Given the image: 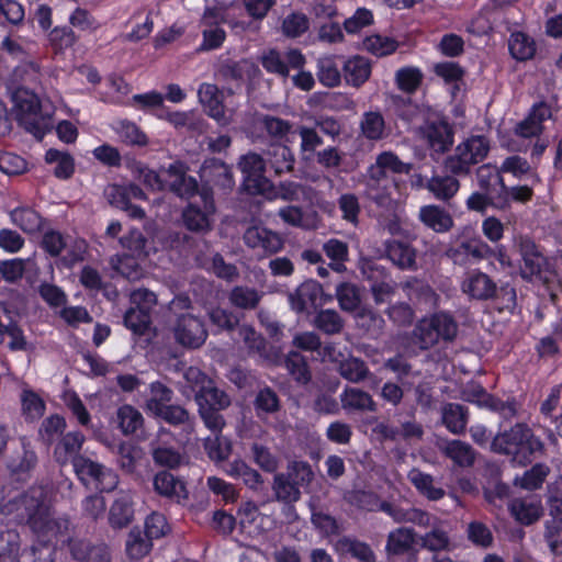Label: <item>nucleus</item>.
Masks as SVG:
<instances>
[{
	"label": "nucleus",
	"mask_w": 562,
	"mask_h": 562,
	"mask_svg": "<svg viewBox=\"0 0 562 562\" xmlns=\"http://www.w3.org/2000/svg\"><path fill=\"white\" fill-rule=\"evenodd\" d=\"M263 297V292L248 285H236L228 293L229 303L244 311L256 310Z\"/></svg>",
	"instance_id": "473e14b6"
},
{
	"label": "nucleus",
	"mask_w": 562,
	"mask_h": 562,
	"mask_svg": "<svg viewBox=\"0 0 562 562\" xmlns=\"http://www.w3.org/2000/svg\"><path fill=\"white\" fill-rule=\"evenodd\" d=\"M72 465L85 484H93L100 492H112L119 483V476L111 469L83 456H76Z\"/></svg>",
	"instance_id": "0eeeda50"
},
{
	"label": "nucleus",
	"mask_w": 562,
	"mask_h": 562,
	"mask_svg": "<svg viewBox=\"0 0 562 562\" xmlns=\"http://www.w3.org/2000/svg\"><path fill=\"white\" fill-rule=\"evenodd\" d=\"M430 527L431 530L420 537V547L434 553L451 551L452 541L449 532L442 528V521L434 519Z\"/></svg>",
	"instance_id": "c756f323"
},
{
	"label": "nucleus",
	"mask_w": 562,
	"mask_h": 562,
	"mask_svg": "<svg viewBox=\"0 0 562 562\" xmlns=\"http://www.w3.org/2000/svg\"><path fill=\"white\" fill-rule=\"evenodd\" d=\"M13 224L27 234L36 233L42 227L41 215L30 207H18L10 212Z\"/></svg>",
	"instance_id": "de8ad7c7"
},
{
	"label": "nucleus",
	"mask_w": 562,
	"mask_h": 562,
	"mask_svg": "<svg viewBox=\"0 0 562 562\" xmlns=\"http://www.w3.org/2000/svg\"><path fill=\"white\" fill-rule=\"evenodd\" d=\"M171 330L175 341L187 349H199L209 336L203 319L190 312L177 315Z\"/></svg>",
	"instance_id": "423d86ee"
},
{
	"label": "nucleus",
	"mask_w": 562,
	"mask_h": 562,
	"mask_svg": "<svg viewBox=\"0 0 562 562\" xmlns=\"http://www.w3.org/2000/svg\"><path fill=\"white\" fill-rule=\"evenodd\" d=\"M48 164H56L54 175L59 179H69L75 171L74 158L67 151L50 148L45 154Z\"/></svg>",
	"instance_id": "09e8293b"
},
{
	"label": "nucleus",
	"mask_w": 562,
	"mask_h": 562,
	"mask_svg": "<svg viewBox=\"0 0 562 562\" xmlns=\"http://www.w3.org/2000/svg\"><path fill=\"white\" fill-rule=\"evenodd\" d=\"M356 322L359 328L373 336H379L385 326L384 318L371 308H361L356 314Z\"/></svg>",
	"instance_id": "052dcab7"
},
{
	"label": "nucleus",
	"mask_w": 562,
	"mask_h": 562,
	"mask_svg": "<svg viewBox=\"0 0 562 562\" xmlns=\"http://www.w3.org/2000/svg\"><path fill=\"white\" fill-rule=\"evenodd\" d=\"M477 184L482 191L491 192L493 181L498 183L501 192L498 194L507 195V186L502 177V171L490 164L482 165L476 169Z\"/></svg>",
	"instance_id": "864d4df0"
},
{
	"label": "nucleus",
	"mask_w": 562,
	"mask_h": 562,
	"mask_svg": "<svg viewBox=\"0 0 562 562\" xmlns=\"http://www.w3.org/2000/svg\"><path fill=\"white\" fill-rule=\"evenodd\" d=\"M386 257L402 270H416V251L406 243L398 240L385 241Z\"/></svg>",
	"instance_id": "c85d7f7f"
},
{
	"label": "nucleus",
	"mask_w": 562,
	"mask_h": 562,
	"mask_svg": "<svg viewBox=\"0 0 562 562\" xmlns=\"http://www.w3.org/2000/svg\"><path fill=\"white\" fill-rule=\"evenodd\" d=\"M341 407L346 412H375L376 403L372 396L358 387L347 386L340 394Z\"/></svg>",
	"instance_id": "cd10ccee"
},
{
	"label": "nucleus",
	"mask_w": 562,
	"mask_h": 562,
	"mask_svg": "<svg viewBox=\"0 0 562 562\" xmlns=\"http://www.w3.org/2000/svg\"><path fill=\"white\" fill-rule=\"evenodd\" d=\"M200 195L203 201V209L195 204H189L182 212V220L189 231L204 234L211 231V215L215 207L209 189L203 188Z\"/></svg>",
	"instance_id": "9d476101"
},
{
	"label": "nucleus",
	"mask_w": 562,
	"mask_h": 562,
	"mask_svg": "<svg viewBox=\"0 0 562 562\" xmlns=\"http://www.w3.org/2000/svg\"><path fill=\"white\" fill-rule=\"evenodd\" d=\"M513 516L524 525H531L541 516V507L532 502L515 499L510 504Z\"/></svg>",
	"instance_id": "4d7b16f0"
},
{
	"label": "nucleus",
	"mask_w": 562,
	"mask_h": 562,
	"mask_svg": "<svg viewBox=\"0 0 562 562\" xmlns=\"http://www.w3.org/2000/svg\"><path fill=\"white\" fill-rule=\"evenodd\" d=\"M317 78L325 87L334 88L340 83L339 69L330 57L318 59L317 63Z\"/></svg>",
	"instance_id": "0e129e2a"
},
{
	"label": "nucleus",
	"mask_w": 562,
	"mask_h": 562,
	"mask_svg": "<svg viewBox=\"0 0 562 562\" xmlns=\"http://www.w3.org/2000/svg\"><path fill=\"white\" fill-rule=\"evenodd\" d=\"M66 422L58 415H53L43 420L40 436L46 445H52L65 430Z\"/></svg>",
	"instance_id": "774afa93"
},
{
	"label": "nucleus",
	"mask_w": 562,
	"mask_h": 562,
	"mask_svg": "<svg viewBox=\"0 0 562 562\" xmlns=\"http://www.w3.org/2000/svg\"><path fill=\"white\" fill-rule=\"evenodd\" d=\"M284 366L297 383L306 384L311 381L312 375L307 361L300 352L290 351L284 359Z\"/></svg>",
	"instance_id": "8fccbe9b"
},
{
	"label": "nucleus",
	"mask_w": 562,
	"mask_h": 562,
	"mask_svg": "<svg viewBox=\"0 0 562 562\" xmlns=\"http://www.w3.org/2000/svg\"><path fill=\"white\" fill-rule=\"evenodd\" d=\"M254 406L258 417L262 414H273L280 409V398L272 389L266 386L256 394Z\"/></svg>",
	"instance_id": "680f3d73"
},
{
	"label": "nucleus",
	"mask_w": 562,
	"mask_h": 562,
	"mask_svg": "<svg viewBox=\"0 0 562 562\" xmlns=\"http://www.w3.org/2000/svg\"><path fill=\"white\" fill-rule=\"evenodd\" d=\"M153 485L157 494L177 503L188 498L184 482L168 471L157 472L154 475Z\"/></svg>",
	"instance_id": "f3484780"
},
{
	"label": "nucleus",
	"mask_w": 562,
	"mask_h": 562,
	"mask_svg": "<svg viewBox=\"0 0 562 562\" xmlns=\"http://www.w3.org/2000/svg\"><path fill=\"white\" fill-rule=\"evenodd\" d=\"M313 325L326 335H336L344 329L345 321L336 310L326 308L317 312Z\"/></svg>",
	"instance_id": "49530a36"
},
{
	"label": "nucleus",
	"mask_w": 562,
	"mask_h": 562,
	"mask_svg": "<svg viewBox=\"0 0 562 562\" xmlns=\"http://www.w3.org/2000/svg\"><path fill=\"white\" fill-rule=\"evenodd\" d=\"M85 436L79 431L65 435L55 449V457L59 463H66L69 458H75L80 451Z\"/></svg>",
	"instance_id": "c03bdc74"
},
{
	"label": "nucleus",
	"mask_w": 562,
	"mask_h": 562,
	"mask_svg": "<svg viewBox=\"0 0 562 562\" xmlns=\"http://www.w3.org/2000/svg\"><path fill=\"white\" fill-rule=\"evenodd\" d=\"M337 371L341 378L351 383H361L371 374L367 363L352 356L341 360L337 366Z\"/></svg>",
	"instance_id": "4c0bfd02"
},
{
	"label": "nucleus",
	"mask_w": 562,
	"mask_h": 562,
	"mask_svg": "<svg viewBox=\"0 0 562 562\" xmlns=\"http://www.w3.org/2000/svg\"><path fill=\"white\" fill-rule=\"evenodd\" d=\"M429 147L438 154L446 153L453 143V131L446 122H431L423 130Z\"/></svg>",
	"instance_id": "5701e85b"
},
{
	"label": "nucleus",
	"mask_w": 562,
	"mask_h": 562,
	"mask_svg": "<svg viewBox=\"0 0 562 562\" xmlns=\"http://www.w3.org/2000/svg\"><path fill=\"white\" fill-rule=\"evenodd\" d=\"M364 182L366 196L374 202L378 206L390 207L392 204L391 188L394 183L367 181Z\"/></svg>",
	"instance_id": "5fc2aeb1"
},
{
	"label": "nucleus",
	"mask_w": 562,
	"mask_h": 562,
	"mask_svg": "<svg viewBox=\"0 0 562 562\" xmlns=\"http://www.w3.org/2000/svg\"><path fill=\"white\" fill-rule=\"evenodd\" d=\"M407 479L419 494L429 501H439L446 494L443 488L435 486V479L432 475L424 473L417 468H414L408 472Z\"/></svg>",
	"instance_id": "72a5a7b5"
},
{
	"label": "nucleus",
	"mask_w": 562,
	"mask_h": 562,
	"mask_svg": "<svg viewBox=\"0 0 562 562\" xmlns=\"http://www.w3.org/2000/svg\"><path fill=\"white\" fill-rule=\"evenodd\" d=\"M243 239L247 247L260 249L267 256L274 255L284 247V239L280 234L260 226L248 227Z\"/></svg>",
	"instance_id": "ddd939ff"
},
{
	"label": "nucleus",
	"mask_w": 562,
	"mask_h": 562,
	"mask_svg": "<svg viewBox=\"0 0 562 562\" xmlns=\"http://www.w3.org/2000/svg\"><path fill=\"white\" fill-rule=\"evenodd\" d=\"M0 513L27 525L37 537L47 541L65 535L70 525L66 517L54 516L47 492L41 485L31 486L10 498L0 506Z\"/></svg>",
	"instance_id": "f257e3e1"
},
{
	"label": "nucleus",
	"mask_w": 562,
	"mask_h": 562,
	"mask_svg": "<svg viewBox=\"0 0 562 562\" xmlns=\"http://www.w3.org/2000/svg\"><path fill=\"white\" fill-rule=\"evenodd\" d=\"M134 498L131 492L120 491L116 493L110 506L108 521L113 529H124L134 520Z\"/></svg>",
	"instance_id": "dca6fc26"
},
{
	"label": "nucleus",
	"mask_w": 562,
	"mask_h": 562,
	"mask_svg": "<svg viewBox=\"0 0 562 562\" xmlns=\"http://www.w3.org/2000/svg\"><path fill=\"white\" fill-rule=\"evenodd\" d=\"M324 296L323 286L315 280H306L288 295L291 308L296 313H304L308 308L322 305Z\"/></svg>",
	"instance_id": "4468645a"
},
{
	"label": "nucleus",
	"mask_w": 562,
	"mask_h": 562,
	"mask_svg": "<svg viewBox=\"0 0 562 562\" xmlns=\"http://www.w3.org/2000/svg\"><path fill=\"white\" fill-rule=\"evenodd\" d=\"M151 549V539L143 536L142 531L133 528L127 536L126 552L132 559H140L149 553Z\"/></svg>",
	"instance_id": "e2e57ef3"
},
{
	"label": "nucleus",
	"mask_w": 562,
	"mask_h": 562,
	"mask_svg": "<svg viewBox=\"0 0 562 562\" xmlns=\"http://www.w3.org/2000/svg\"><path fill=\"white\" fill-rule=\"evenodd\" d=\"M310 27L308 18L301 12H291L281 24L282 34L289 38H297L302 36Z\"/></svg>",
	"instance_id": "bf43d9fd"
},
{
	"label": "nucleus",
	"mask_w": 562,
	"mask_h": 562,
	"mask_svg": "<svg viewBox=\"0 0 562 562\" xmlns=\"http://www.w3.org/2000/svg\"><path fill=\"white\" fill-rule=\"evenodd\" d=\"M116 423L123 435L130 436L143 428L144 417L134 406L125 404L116 411Z\"/></svg>",
	"instance_id": "e433bc0d"
},
{
	"label": "nucleus",
	"mask_w": 562,
	"mask_h": 562,
	"mask_svg": "<svg viewBox=\"0 0 562 562\" xmlns=\"http://www.w3.org/2000/svg\"><path fill=\"white\" fill-rule=\"evenodd\" d=\"M491 149L487 137L475 135L464 139L445 160V168L452 175H468L471 167L484 160Z\"/></svg>",
	"instance_id": "20e7f679"
},
{
	"label": "nucleus",
	"mask_w": 562,
	"mask_h": 562,
	"mask_svg": "<svg viewBox=\"0 0 562 562\" xmlns=\"http://www.w3.org/2000/svg\"><path fill=\"white\" fill-rule=\"evenodd\" d=\"M22 413L25 419H40L45 413V402L33 390L23 389L21 393Z\"/></svg>",
	"instance_id": "603ef678"
},
{
	"label": "nucleus",
	"mask_w": 562,
	"mask_h": 562,
	"mask_svg": "<svg viewBox=\"0 0 562 562\" xmlns=\"http://www.w3.org/2000/svg\"><path fill=\"white\" fill-rule=\"evenodd\" d=\"M340 555H349L359 562H376V554L370 544L352 537H340L334 544Z\"/></svg>",
	"instance_id": "b1692460"
},
{
	"label": "nucleus",
	"mask_w": 562,
	"mask_h": 562,
	"mask_svg": "<svg viewBox=\"0 0 562 562\" xmlns=\"http://www.w3.org/2000/svg\"><path fill=\"white\" fill-rule=\"evenodd\" d=\"M456 175H435L427 180L425 188L437 199L443 202L452 199L460 189Z\"/></svg>",
	"instance_id": "7c9ffc66"
},
{
	"label": "nucleus",
	"mask_w": 562,
	"mask_h": 562,
	"mask_svg": "<svg viewBox=\"0 0 562 562\" xmlns=\"http://www.w3.org/2000/svg\"><path fill=\"white\" fill-rule=\"evenodd\" d=\"M198 408L206 403L210 408H227L231 405L229 396L214 383L199 395H194Z\"/></svg>",
	"instance_id": "6e6d98bb"
},
{
	"label": "nucleus",
	"mask_w": 562,
	"mask_h": 562,
	"mask_svg": "<svg viewBox=\"0 0 562 562\" xmlns=\"http://www.w3.org/2000/svg\"><path fill=\"white\" fill-rule=\"evenodd\" d=\"M258 122L267 135L276 140H284L293 131V123L271 114L258 116Z\"/></svg>",
	"instance_id": "a19ab883"
},
{
	"label": "nucleus",
	"mask_w": 562,
	"mask_h": 562,
	"mask_svg": "<svg viewBox=\"0 0 562 562\" xmlns=\"http://www.w3.org/2000/svg\"><path fill=\"white\" fill-rule=\"evenodd\" d=\"M37 457L35 452L29 449L24 443L8 460L7 467L11 476L16 481H25L30 472L35 468Z\"/></svg>",
	"instance_id": "a878e982"
},
{
	"label": "nucleus",
	"mask_w": 562,
	"mask_h": 562,
	"mask_svg": "<svg viewBox=\"0 0 562 562\" xmlns=\"http://www.w3.org/2000/svg\"><path fill=\"white\" fill-rule=\"evenodd\" d=\"M274 498L284 504L296 503L301 498V488L290 483L289 475L276 474L272 482Z\"/></svg>",
	"instance_id": "a18cd8bd"
},
{
	"label": "nucleus",
	"mask_w": 562,
	"mask_h": 562,
	"mask_svg": "<svg viewBox=\"0 0 562 562\" xmlns=\"http://www.w3.org/2000/svg\"><path fill=\"white\" fill-rule=\"evenodd\" d=\"M361 136L371 142H378L387 136L385 120L379 111L364 112L359 122Z\"/></svg>",
	"instance_id": "2f4dec72"
},
{
	"label": "nucleus",
	"mask_w": 562,
	"mask_h": 562,
	"mask_svg": "<svg viewBox=\"0 0 562 562\" xmlns=\"http://www.w3.org/2000/svg\"><path fill=\"white\" fill-rule=\"evenodd\" d=\"M438 451L449 459L457 468H472L476 461V450L467 441L460 439L440 438L436 442Z\"/></svg>",
	"instance_id": "f8f14e48"
},
{
	"label": "nucleus",
	"mask_w": 562,
	"mask_h": 562,
	"mask_svg": "<svg viewBox=\"0 0 562 562\" xmlns=\"http://www.w3.org/2000/svg\"><path fill=\"white\" fill-rule=\"evenodd\" d=\"M278 215L285 224L293 227L308 229L313 226L310 216L295 205L281 207L278 211Z\"/></svg>",
	"instance_id": "69168bd1"
},
{
	"label": "nucleus",
	"mask_w": 562,
	"mask_h": 562,
	"mask_svg": "<svg viewBox=\"0 0 562 562\" xmlns=\"http://www.w3.org/2000/svg\"><path fill=\"white\" fill-rule=\"evenodd\" d=\"M400 286L413 304L424 306L425 308H432L437 305L438 295L425 281L417 278H408Z\"/></svg>",
	"instance_id": "aec40b11"
},
{
	"label": "nucleus",
	"mask_w": 562,
	"mask_h": 562,
	"mask_svg": "<svg viewBox=\"0 0 562 562\" xmlns=\"http://www.w3.org/2000/svg\"><path fill=\"white\" fill-rule=\"evenodd\" d=\"M267 166H269L276 176L291 172L294 169V154L289 146L277 143L271 144L265 151Z\"/></svg>",
	"instance_id": "393cba45"
},
{
	"label": "nucleus",
	"mask_w": 562,
	"mask_h": 562,
	"mask_svg": "<svg viewBox=\"0 0 562 562\" xmlns=\"http://www.w3.org/2000/svg\"><path fill=\"white\" fill-rule=\"evenodd\" d=\"M463 398L467 402L476 404L480 407L487 408L492 412L498 413L504 419L513 418L516 413L515 402H504L491 394H488L481 385L472 384L467 386L463 392Z\"/></svg>",
	"instance_id": "9b49d317"
},
{
	"label": "nucleus",
	"mask_w": 562,
	"mask_h": 562,
	"mask_svg": "<svg viewBox=\"0 0 562 562\" xmlns=\"http://www.w3.org/2000/svg\"><path fill=\"white\" fill-rule=\"evenodd\" d=\"M344 70L346 81L353 87H360L369 79L371 65L367 58L355 56L345 63Z\"/></svg>",
	"instance_id": "58836bf2"
},
{
	"label": "nucleus",
	"mask_w": 562,
	"mask_h": 562,
	"mask_svg": "<svg viewBox=\"0 0 562 562\" xmlns=\"http://www.w3.org/2000/svg\"><path fill=\"white\" fill-rule=\"evenodd\" d=\"M462 291L475 300H488L496 295L497 285L481 271L470 273L462 282Z\"/></svg>",
	"instance_id": "412c9836"
},
{
	"label": "nucleus",
	"mask_w": 562,
	"mask_h": 562,
	"mask_svg": "<svg viewBox=\"0 0 562 562\" xmlns=\"http://www.w3.org/2000/svg\"><path fill=\"white\" fill-rule=\"evenodd\" d=\"M418 218L427 228L439 234L448 233L454 225L452 215L435 204L422 206Z\"/></svg>",
	"instance_id": "4be33fe9"
},
{
	"label": "nucleus",
	"mask_w": 562,
	"mask_h": 562,
	"mask_svg": "<svg viewBox=\"0 0 562 562\" xmlns=\"http://www.w3.org/2000/svg\"><path fill=\"white\" fill-rule=\"evenodd\" d=\"M336 297L340 308L346 312L356 311L361 302L359 289L350 282H342L336 286Z\"/></svg>",
	"instance_id": "13d9d810"
},
{
	"label": "nucleus",
	"mask_w": 562,
	"mask_h": 562,
	"mask_svg": "<svg viewBox=\"0 0 562 562\" xmlns=\"http://www.w3.org/2000/svg\"><path fill=\"white\" fill-rule=\"evenodd\" d=\"M415 541V532L409 528H397L387 535L385 550L387 554L398 555L407 552Z\"/></svg>",
	"instance_id": "79ce46f5"
},
{
	"label": "nucleus",
	"mask_w": 562,
	"mask_h": 562,
	"mask_svg": "<svg viewBox=\"0 0 562 562\" xmlns=\"http://www.w3.org/2000/svg\"><path fill=\"white\" fill-rule=\"evenodd\" d=\"M201 178L209 184L226 190L234 187V178L232 168L224 161L212 158L203 162Z\"/></svg>",
	"instance_id": "6ab92c4d"
},
{
	"label": "nucleus",
	"mask_w": 562,
	"mask_h": 562,
	"mask_svg": "<svg viewBox=\"0 0 562 562\" xmlns=\"http://www.w3.org/2000/svg\"><path fill=\"white\" fill-rule=\"evenodd\" d=\"M188 166L180 160L170 164L167 168H162L165 190L186 200L200 193L196 179L188 175Z\"/></svg>",
	"instance_id": "6e6552de"
},
{
	"label": "nucleus",
	"mask_w": 562,
	"mask_h": 562,
	"mask_svg": "<svg viewBox=\"0 0 562 562\" xmlns=\"http://www.w3.org/2000/svg\"><path fill=\"white\" fill-rule=\"evenodd\" d=\"M512 56L517 60L530 59L536 53L533 40L521 32L513 33L508 41Z\"/></svg>",
	"instance_id": "3c124183"
},
{
	"label": "nucleus",
	"mask_w": 562,
	"mask_h": 562,
	"mask_svg": "<svg viewBox=\"0 0 562 562\" xmlns=\"http://www.w3.org/2000/svg\"><path fill=\"white\" fill-rule=\"evenodd\" d=\"M200 103L206 114L214 119L220 125L226 126L231 123V116L226 114L223 104V92L213 83H202L198 90Z\"/></svg>",
	"instance_id": "2eb2a0df"
},
{
	"label": "nucleus",
	"mask_w": 562,
	"mask_h": 562,
	"mask_svg": "<svg viewBox=\"0 0 562 562\" xmlns=\"http://www.w3.org/2000/svg\"><path fill=\"white\" fill-rule=\"evenodd\" d=\"M149 397L146 400L145 409L153 414H159L172 400L173 391L164 383L156 381L149 385Z\"/></svg>",
	"instance_id": "ea45409f"
},
{
	"label": "nucleus",
	"mask_w": 562,
	"mask_h": 562,
	"mask_svg": "<svg viewBox=\"0 0 562 562\" xmlns=\"http://www.w3.org/2000/svg\"><path fill=\"white\" fill-rule=\"evenodd\" d=\"M14 98L21 112V123L27 132L37 139H42L53 126L50 114L42 112V104L37 95L30 91L19 90Z\"/></svg>",
	"instance_id": "39448f33"
},
{
	"label": "nucleus",
	"mask_w": 562,
	"mask_h": 562,
	"mask_svg": "<svg viewBox=\"0 0 562 562\" xmlns=\"http://www.w3.org/2000/svg\"><path fill=\"white\" fill-rule=\"evenodd\" d=\"M467 207L484 214L488 206L504 210L509 206V200L506 194L492 195L491 192H473L467 200Z\"/></svg>",
	"instance_id": "c9c22d12"
},
{
	"label": "nucleus",
	"mask_w": 562,
	"mask_h": 562,
	"mask_svg": "<svg viewBox=\"0 0 562 562\" xmlns=\"http://www.w3.org/2000/svg\"><path fill=\"white\" fill-rule=\"evenodd\" d=\"M441 422L453 435H462L469 422V411L459 403H446L441 406Z\"/></svg>",
	"instance_id": "bb28decb"
},
{
	"label": "nucleus",
	"mask_w": 562,
	"mask_h": 562,
	"mask_svg": "<svg viewBox=\"0 0 562 562\" xmlns=\"http://www.w3.org/2000/svg\"><path fill=\"white\" fill-rule=\"evenodd\" d=\"M237 166L244 176L247 189L251 192H261L269 186L265 176L267 162L261 155L249 151L239 158Z\"/></svg>",
	"instance_id": "1a4fd4ad"
},
{
	"label": "nucleus",
	"mask_w": 562,
	"mask_h": 562,
	"mask_svg": "<svg viewBox=\"0 0 562 562\" xmlns=\"http://www.w3.org/2000/svg\"><path fill=\"white\" fill-rule=\"evenodd\" d=\"M457 321L447 312H437L420 318L414 326L411 339L420 350H429L440 341L452 342L458 335Z\"/></svg>",
	"instance_id": "7ed1b4c3"
},
{
	"label": "nucleus",
	"mask_w": 562,
	"mask_h": 562,
	"mask_svg": "<svg viewBox=\"0 0 562 562\" xmlns=\"http://www.w3.org/2000/svg\"><path fill=\"white\" fill-rule=\"evenodd\" d=\"M238 334L249 352L256 353L261 358L268 359L271 349L266 339L249 325L238 327Z\"/></svg>",
	"instance_id": "37998d69"
},
{
	"label": "nucleus",
	"mask_w": 562,
	"mask_h": 562,
	"mask_svg": "<svg viewBox=\"0 0 562 562\" xmlns=\"http://www.w3.org/2000/svg\"><path fill=\"white\" fill-rule=\"evenodd\" d=\"M217 12L215 10H206L203 15V23L205 24V29L203 30V43L200 47L201 50H212L220 47L225 37V31L217 24Z\"/></svg>",
	"instance_id": "f704fd0d"
},
{
	"label": "nucleus",
	"mask_w": 562,
	"mask_h": 562,
	"mask_svg": "<svg viewBox=\"0 0 562 562\" xmlns=\"http://www.w3.org/2000/svg\"><path fill=\"white\" fill-rule=\"evenodd\" d=\"M518 246L524 261L521 267L522 278L531 279L532 277L540 276L547 266V260L538 250L536 244L527 237H521Z\"/></svg>",
	"instance_id": "a211bd4d"
},
{
	"label": "nucleus",
	"mask_w": 562,
	"mask_h": 562,
	"mask_svg": "<svg viewBox=\"0 0 562 562\" xmlns=\"http://www.w3.org/2000/svg\"><path fill=\"white\" fill-rule=\"evenodd\" d=\"M541 449L542 442L524 423H517L509 429L498 432L491 442L493 452L508 456L519 465L530 463L533 454Z\"/></svg>",
	"instance_id": "f03ea898"
},
{
	"label": "nucleus",
	"mask_w": 562,
	"mask_h": 562,
	"mask_svg": "<svg viewBox=\"0 0 562 562\" xmlns=\"http://www.w3.org/2000/svg\"><path fill=\"white\" fill-rule=\"evenodd\" d=\"M186 385L193 392L194 395L201 394L214 381L198 367H189L183 373Z\"/></svg>",
	"instance_id": "338daca9"
}]
</instances>
